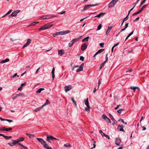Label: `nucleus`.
<instances>
[{"instance_id":"1","label":"nucleus","mask_w":149,"mask_h":149,"mask_svg":"<svg viewBox=\"0 0 149 149\" xmlns=\"http://www.w3.org/2000/svg\"><path fill=\"white\" fill-rule=\"evenodd\" d=\"M53 26V24H47L43 26L40 27L38 29L39 31L48 29L51 28Z\"/></svg>"},{"instance_id":"2","label":"nucleus","mask_w":149,"mask_h":149,"mask_svg":"<svg viewBox=\"0 0 149 149\" xmlns=\"http://www.w3.org/2000/svg\"><path fill=\"white\" fill-rule=\"evenodd\" d=\"M36 139L40 143L44 148H48V145L46 143L45 141L43 139L37 138Z\"/></svg>"},{"instance_id":"3","label":"nucleus","mask_w":149,"mask_h":149,"mask_svg":"<svg viewBox=\"0 0 149 149\" xmlns=\"http://www.w3.org/2000/svg\"><path fill=\"white\" fill-rule=\"evenodd\" d=\"M88 98H87L86 100H84L85 104L86 106L87 107H86L85 109V110L86 111L89 113L90 112V107L89 106V104L88 102Z\"/></svg>"},{"instance_id":"4","label":"nucleus","mask_w":149,"mask_h":149,"mask_svg":"<svg viewBox=\"0 0 149 149\" xmlns=\"http://www.w3.org/2000/svg\"><path fill=\"white\" fill-rule=\"evenodd\" d=\"M118 1V0H113L109 4L108 7L109 8H112Z\"/></svg>"},{"instance_id":"5","label":"nucleus","mask_w":149,"mask_h":149,"mask_svg":"<svg viewBox=\"0 0 149 149\" xmlns=\"http://www.w3.org/2000/svg\"><path fill=\"white\" fill-rule=\"evenodd\" d=\"M20 12V10H18L14 11L12 12L11 15L9 16V17L10 18L12 17H14L16 16L17 14L19 13Z\"/></svg>"},{"instance_id":"6","label":"nucleus","mask_w":149,"mask_h":149,"mask_svg":"<svg viewBox=\"0 0 149 149\" xmlns=\"http://www.w3.org/2000/svg\"><path fill=\"white\" fill-rule=\"evenodd\" d=\"M72 88V86L71 85H69L66 86L64 87L65 91V92L70 90Z\"/></svg>"},{"instance_id":"7","label":"nucleus","mask_w":149,"mask_h":149,"mask_svg":"<svg viewBox=\"0 0 149 149\" xmlns=\"http://www.w3.org/2000/svg\"><path fill=\"white\" fill-rule=\"evenodd\" d=\"M98 5V4H95L94 5H85L84 7L83 10L84 11L85 10H87L90 7H93L94 6H97Z\"/></svg>"},{"instance_id":"8","label":"nucleus","mask_w":149,"mask_h":149,"mask_svg":"<svg viewBox=\"0 0 149 149\" xmlns=\"http://www.w3.org/2000/svg\"><path fill=\"white\" fill-rule=\"evenodd\" d=\"M51 15H46L43 16L41 17V19H47L50 18H52L53 17H55L54 16H52L51 17H50L49 16Z\"/></svg>"},{"instance_id":"9","label":"nucleus","mask_w":149,"mask_h":149,"mask_svg":"<svg viewBox=\"0 0 149 149\" xmlns=\"http://www.w3.org/2000/svg\"><path fill=\"white\" fill-rule=\"evenodd\" d=\"M115 144L117 146H120L121 142V139L118 138H116L115 139Z\"/></svg>"},{"instance_id":"10","label":"nucleus","mask_w":149,"mask_h":149,"mask_svg":"<svg viewBox=\"0 0 149 149\" xmlns=\"http://www.w3.org/2000/svg\"><path fill=\"white\" fill-rule=\"evenodd\" d=\"M84 65V63H82L80 66L79 67L78 69H77V70H76V72H78L81 71H82L83 70Z\"/></svg>"},{"instance_id":"11","label":"nucleus","mask_w":149,"mask_h":149,"mask_svg":"<svg viewBox=\"0 0 149 149\" xmlns=\"http://www.w3.org/2000/svg\"><path fill=\"white\" fill-rule=\"evenodd\" d=\"M54 139H57L59 141V140L58 139L54 137L53 136L49 135H47V139L46 140H52Z\"/></svg>"},{"instance_id":"12","label":"nucleus","mask_w":149,"mask_h":149,"mask_svg":"<svg viewBox=\"0 0 149 149\" xmlns=\"http://www.w3.org/2000/svg\"><path fill=\"white\" fill-rule=\"evenodd\" d=\"M106 14L105 13H101L100 14L94 17H97L98 18H100L101 17H103Z\"/></svg>"},{"instance_id":"13","label":"nucleus","mask_w":149,"mask_h":149,"mask_svg":"<svg viewBox=\"0 0 149 149\" xmlns=\"http://www.w3.org/2000/svg\"><path fill=\"white\" fill-rule=\"evenodd\" d=\"M64 53L65 52L62 49L59 50L58 51V54L61 56H62L64 54Z\"/></svg>"},{"instance_id":"14","label":"nucleus","mask_w":149,"mask_h":149,"mask_svg":"<svg viewBox=\"0 0 149 149\" xmlns=\"http://www.w3.org/2000/svg\"><path fill=\"white\" fill-rule=\"evenodd\" d=\"M87 47V45L86 44H83L81 46V49L82 51H84L86 49Z\"/></svg>"},{"instance_id":"15","label":"nucleus","mask_w":149,"mask_h":149,"mask_svg":"<svg viewBox=\"0 0 149 149\" xmlns=\"http://www.w3.org/2000/svg\"><path fill=\"white\" fill-rule=\"evenodd\" d=\"M54 72H55V68L54 67L52 70V79L53 80L55 77V75H54Z\"/></svg>"},{"instance_id":"16","label":"nucleus","mask_w":149,"mask_h":149,"mask_svg":"<svg viewBox=\"0 0 149 149\" xmlns=\"http://www.w3.org/2000/svg\"><path fill=\"white\" fill-rule=\"evenodd\" d=\"M118 128H120L119 129V131H122L124 132L125 131L123 129V125H119L118 127Z\"/></svg>"},{"instance_id":"17","label":"nucleus","mask_w":149,"mask_h":149,"mask_svg":"<svg viewBox=\"0 0 149 149\" xmlns=\"http://www.w3.org/2000/svg\"><path fill=\"white\" fill-rule=\"evenodd\" d=\"M82 36H80L79 37L76 38L72 40L73 42H74V43L77 42L79 40H80Z\"/></svg>"},{"instance_id":"18","label":"nucleus","mask_w":149,"mask_h":149,"mask_svg":"<svg viewBox=\"0 0 149 149\" xmlns=\"http://www.w3.org/2000/svg\"><path fill=\"white\" fill-rule=\"evenodd\" d=\"M112 28V26H108V29H107V32H106V34L108 35V33H109L110 30H111Z\"/></svg>"},{"instance_id":"19","label":"nucleus","mask_w":149,"mask_h":149,"mask_svg":"<svg viewBox=\"0 0 149 149\" xmlns=\"http://www.w3.org/2000/svg\"><path fill=\"white\" fill-rule=\"evenodd\" d=\"M43 106H42V105L40 107H38V108H36L34 110V111L36 112H38V111H39L40 110H41V109L43 108Z\"/></svg>"},{"instance_id":"20","label":"nucleus","mask_w":149,"mask_h":149,"mask_svg":"<svg viewBox=\"0 0 149 149\" xmlns=\"http://www.w3.org/2000/svg\"><path fill=\"white\" fill-rule=\"evenodd\" d=\"M130 88L131 89L133 90L134 91H135L136 88H138L139 90V88L137 87H134V86H131L130 87Z\"/></svg>"},{"instance_id":"21","label":"nucleus","mask_w":149,"mask_h":149,"mask_svg":"<svg viewBox=\"0 0 149 149\" xmlns=\"http://www.w3.org/2000/svg\"><path fill=\"white\" fill-rule=\"evenodd\" d=\"M44 90V88H39L38 90L36 91V93H39L41 92L42 91Z\"/></svg>"},{"instance_id":"22","label":"nucleus","mask_w":149,"mask_h":149,"mask_svg":"<svg viewBox=\"0 0 149 149\" xmlns=\"http://www.w3.org/2000/svg\"><path fill=\"white\" fill-rule=\"evenodd\" d=\"M9 59L6 58L4 60H2V61H1L0 62V63H3L9 61Z\"/></svg>"},{"instance_id":"23","label":"nucleus","mask_w":149,"mask_h":149,"mask_svg":"<svg viewBox=\"0 0 149 149\" xmlns=\"http://www.w3.org/2000/svg\"><path fill=\"white\" fill-rule=\"evenodd\" d=\"M74 43V42L72 40L68 44L69 47H71Z\"/></svg>"},{"instance_id":"24","label":"nucleus","mask_w":149,"mask_h":149,"mask_svg":"<svg viewBox=\"0 0 149 149\" xmlns=\"http://www.w3.org/2000/svg\"><path fill=\"white\" fill-rule=\"evenodd\" d=\"M49 104L50 102L48 100H47L45 103L43 105H42V106L43 107L45 105Z\"/></svg>"},{"instance_id":"25","label":"nucleus","mask_w":149,"mask_h":149,"mask_svg":"<svg viewBox=\"0 0 149 149\" xmlns=\"http://www.w3.org/2000/svg\"><path fill=\"white\" fill-rule=\"evenodd\" d=\"M90 38L89 36H87L85 38L83 39L82 40V42H83L84 41H88V39Z\"/></svg>"},{"instance_id":"26","label":"nucleus","mask_w":149,"mask_h":149,"mask_svg":"<svg viewBox=\"0 0 149 149\" xmlns=\"http://www.w3.org/2000/svg\"><path fill=\"white\" fill-rule=\"evenodd\" d=\"M26 135L28 136L30 138H31L34 137V135L33 134H32L29 133H26Z\"/></svg>"},{"instance_id":"27","label":"nucleus","mask_w":149,"mask_h":149,"mask_svg":"<svg viewBox=\"0 0 149 149\" xmlns=\"http://www.w3.org/2000/svg\"><path fill=\"white\" fill-rule=\"evenodd\" d=\"M142 11L141 9H140L139 11H138L136 13H133V15L134 16L136 15H137L140 13L141 11Z\"/></svg>"},{"instance_id":"28","label":"nucleus","mask_w":149,"mask_h":149,"mask_svg":"<svg viewBox=\"0 0 149 149\" xmlns=\"http://www.w3.org/2000/svg\"><path fill=\"white\" fill-rule=\"evenodd\" d=\"M3 137H4L6 139H10L12 138L11 136H5L4 135H3Z\"/></svg>"},{"instance_id":"29","label":"nucleus","mask_w":149,"mask_h":149,"mask_svg":"<svg viewBox=\"0 0 149 149\" xmlns=\"http://www.w3.org/2000/svg\"><path fill=\"white\" fill-rule=\"evenodd\" d=\"M12 141H13V143H14V144L15 145L17 144H18V143H18V141L17 139H16V140H12Z\"/></svg>"},{"instance_id":"30","label":"nucleus","mask_w":149,"mask_h":149,"mask_svg":"<svg viewBox=\"0 0 149 149\" xmlns=\"http://www.w3.org/2000/svg\"><path fill=\"white\" fill-rule=\"evenodd\" d=\"M124 109H121L118 110L117 111V112L118 113L120 114L121 113L122 111H124Z\"/></svg>"},{"instance_id":"31","label":"nucleus","mask_w":149,"mask_h":149,"mask_svg":"<svg viewBox=\"0 0 149 149\" xmlns=\"http://www.w3.org/2000/svg\"><path fill=\"white\" fill-rule=\"evenodd\" d=\"M18 141V142L22 141H23L24 139V138L21 137L18 139H17Z\"/></svg>"},{"instance_id":"32","label":"nucleus","mask_w":149,"mask_h":149,"mask_svg":"<svg viewBox=\"0 0 149 149\" xmlns=\"http://www.w3.org/2000/svg\"><path fill=\"white\" fill-rule=\"evenodd\" d=\"M64 35H65V34H68L70 32V31L69 30H68L66 31H63Z\"/></svg>"},{"instance_id":"33","label":"nucleus","mask_w":149,"mask_h":149,"mask_svg":"<svg viewBox=\"0 0 149 149\" xmlns=\"http://www.w3.org/2000/svg\"><path fill=\"white\" fill-rule=\"evenodd\" d=\"M64 146L66 147H70L71 145L69 143H67L66 144H65L64 145Z\"/></svg>"},{"instance_id":"34","label":"nucleus","mask_w":149,"mask_h":149,"mask_svg":"<svg viewBox=\"0 0 149 149\" xmlns=\"http://www.w3.org/2000/svg\"><path fill=\"white\" fill-rule=\"evenodd\" d=\"M104 50L103 49H99L96 52V53H97L96 54H98L103 52V51Z\"/></svg>"},{"instance_id":"35","label":"nucleus","mask_w":149,"mask_h":149,"mask_svg":"<svg viewBox=\"0 0 149 149\" xmlns=\"http://www.w3.org/2000/svg\"><path fill=\"white\" fill-rule=\"evenodd\" d=\"M18 144L19 145L23 147L25 149H28V148L27 147L24 146L23 144H21L20 143H18Z\"/></svg>"},{"instance_id":"36","label":"nucleus","mask_w":149,"mask_h":149,"mask_svg":"<svg viewBox=\"0 0 149 149\" xmlns=\"http://www.w3.org/2000/svg\"><path fill=\"white\" fill-rule=\"evenodd\" d=\"M102 118L104 120H106L108 118V117L105 114H103L102 115Z\"/></svg>"},{"instance_id":"37","label":"nucleus","mask_w":149,"mask_h":149,"mask_svg":"<svg viewBox=\"0 0 149 149\" xmlns=\"http://www.w3.org/2000/svg\"><path fill=\"white\" fill-rule=\"evenodd\" d=\"M12 11V10H9L8 13H7L5 15H3V16H2V17H3L5 16L6 15L10 14Z\"/></svg>"},{"instance_id":"38","label":"nucleus","mask_w":149,"mask_h":149,"mask_svg":"<svg viewBox=\"0 0 149 149\" xmlns=\"http://www.w3.org/2000/svg\"><path fill=\"white\" fill-rule=\"evenodd\" d=\"M102 26L101 24H100L97 27V30H99L100 29Z\"/></svg>"},{"instance_id":"39","label":"nucleus","mask_w":149,"mask_h":149,"mask_svg":"<svg viewBox=\"0 0 149 149\" xmlns=\"http://www.w3.org/2000/svg\"><path fill=\"white\" fill-rule=\"evenodd\" d=\"M119 121H121L123 123L125 124H127V123L126 122H124L123 120V119H122L121 118H120L118 120Z\"/></svg>"},{"instance_id":"40","label":"nucleus","mask_w":149,"mask_h":149,"mask_svg":"<svg viewBox=\"0 0 149 149\" xmlns=\"http://www.w3.org/2000/svg\"><path fill=\"white\" fill-rule=\"evenodd\" d=\"M71 100L72 101V102H73L74 103V104L75 105V106H76L77 104H76V102L74 101V99L73 97H72L71 98Z\"/></svg>"},{"instance_id":"41","label":"nucleus","mask_w":149,"mask_h":149,"mask_svg":"<svg viewBox=\"0 0 149 149\" xmlns=\"http://www.w3.org/2000/svg\"><path fill=\"white\" fill-rule=\"evenodd\" d=\"M99 132L101 134L102 136H103L105 135V134L101 130H100Z\"/></svg>"},{"instance_id":"42","label":"nucleus","mask_w":149,"mask_h":149,"mask_svg":"<svg viewBox=\"0 0 149 149\" xmlns=\"http://www.w3.org/2000/svg\"><path fill=\"white\" fill-rule=\"evenodd\" d=\"M102 79H100L98 81V88H99L100 85L101 83Z\"/></svg>"},{"instance_id":"43","label":"nucleus","mask_w":149,"mask_h":149,"mask_svg":"<svg viewBox=\"0 0 149 149\" xmlns=\"http://www.w3.org/2000/svg\"><path fill=\"white\" fill-rule=\"evenodd\" d=\"M128 15H128L126 17L124 18L123 19V22H125V21L127 20L128 19Z\"/></svg>"},{"instance_id":"44","label":"nucleus","mask_w":149,"mask_h":149,"mask_svg":"<svg viewBox=\"0 0 149 149\" xmlns=\"http://www.w3.org/2000/svg\"><path fill=\"white\" fill-rule=\"evenodd\" d=\"M58 35H63L64 33L63 31L57 32Z\"/></svg>"},{"instance_id":"45","label":"nucleus","mask_w":149,"mask_h":149,"mask_svg":"<svg viewBox=\"0 0 149 149\" xmlns=\"http://www.w3.org/2000/svg\"><path fill=\"white\" fill-rule=\"evenodd\" d=\"M6 128L5 127H2L0 128V130L5 131Z\"/></svg>"},{"instance_id":"46","label":"nucleus","mask_w":149,"mask_h":149,"mask_svg":"<svg viewBox=\"0 0 149 149\" xmlns=\"http://www.w3.org/2000/svg\"><path fill=\"white\" fill-rule=\"evenodd\" d=\"M31 42V40L29 38L27 40V43H28L29 44H29Z\"/></svg>"},{"instance_id":"47","label":"nucleus","mask_w":149,"mask_h":149,"mask_svg":"<svg viewBox=\"0 0 149 149\" xmlns=\"http://www.w3.org/2000/svg\"><path fill=\"white\" fill-rule=\"evenodd\" d=\"M13 142L11 143H8V144L10 146H13L15 145Z\"/></svg>"},{"instance_id":"48","label":"nucleus","mask_w":149,"mask_h":149,"mask_svg":"<svg viewBox=\"0 0 149 149\" xmlns=\"http://www.w3.org/2000/svg\"><path fill=\"white\" fill-rule=\"evenodd\" d=\"M109 116L110 117V118L113 121L115 120L114 119L113 116L110 113H109Z\"/></svg>"},{"instance_id":"49","label":"nucleus","mask_w":149,"mask_h":149,"mask_svg":"<svg viewBox=\"0 0 149 149\" xmlns=\"http://www.w3.org/2000/svg\"><path fill=\"white\" fill-rule=\"evenodd\" d=\"M29 45V44L28 43H27V42L26 43H25L24 45H23V47H22V48H24L25 47H27V46H28Z\"/></svg>"},{"instance_id":"50","label":"nucleus","mask_w":149,"mask_h":149,"mask_svg":"<svg viewBox=\"0 0 149 149\" xmlns=\"http://www.w3.org/2000/svg\"><path fill=\"white\" fill-rule=\"evenodd\" d=\"M147 6L148 5L147 4L143 5L141 9L142 10V11L144 8H146Z\"/></svg>"},{"instance_id":"51","label":"nucleus","mask_w":149,"mask_h":149,"mask_svg":"<svg viewBox=\"0 0 149 149\" xmlns=\"http://www.w3.org/2000/svg\"><path fill=\"white\" fill-rule=\"evenodd\" d=\"M104 43H100L99 45L101 47L103 48L104 47Z\"/></svg>"},{"instance_id":"52","label":"nucleus","mask_w":149,"mask_h":149,"mask_svg":"<svg viewBox=\"0 0 149 149\" xmlns=\"http://www.w3.org/2000/svg\"><path fill=\"white\" fill-rule=\"evenodd\" d=\"M16 95L17 97L18 96H22L24 95L22 93H21L19 94H16Z\"/></svg>"},{"instance_id":"53","label":"nucleus","mask_w":149,"mask_h":149,"mask_svg":"<svg viewBox=\"0 0 149 149\" xmlns=\"http://www.w3.org/2000/svg\"><path fill=\"white\" fill-rule=\"evenodd\" d=\"M84 57L82 56H81L80 57V60H81L82 61H83L84 60Z\"/></svg>"},{"instance_id":"54","label":"nucleus","mask_w":149,"mask_h":149,"mask_svg":"<svg viewBox=\"0 0 149 149\" xmlns=\"http://www.w3.org/2000/svg\"><path fill=\"white\" fill-rule=\"evenodd\" d=\"M12 130V129L11 128H6V129L5 131H8L9 130Z\"/></svg>"},{"instance_id":"55","label":"nucleus","mask_w":149,"mask_h":149,"mask_svg":"<svg viewBox=\"0 0 149 149\" xmlns=\"http://www.w3.org/2000/svg\"><path fill=\"white\" fill-rule=\"evenodd\" d=\"M17 76V77H18V76L17 75V74L15 73L14 74L13 76H11V78H13L15 77H16V76Z\"/></svg>"},{"instance_id":"56","label":"nucleus","mask_w":149,"mask_h":149,"mask_svg":"<svg viewBox=\"0 0 149 149\" xmlns=\"http://www.w3.org/2000/svg\"><path fill=\"white\" fill-rule=\"evenodd\" d=\"M36 24L35 23V22H34L31 23V24L29 26H34Z\"/></svg>"},{"instance_id":"57","label":"nucleus","mask_w":149,"mask_h":149,"mask_svg":"<svg viewBox=\"0 0 149 149\" xmlns=\"http://www.w3.org/2000/svg\"><path fill=\"white\" fill-rule=\"evenodd\" d=\"M95 141H94V143L93 144V147L91 148V149H93L94 148H95L96 146V145L95 144Z\"/></svg>"},{"instance_id":"58","label":"nucleus","mask_w":149,"mask_h":149,"mask_svg":"<svg viewBox=\"0 0 149 149\" xmlns=\"http://www.w3.org/2000/svg\"><path fill=\"white\" fill-rule=\"evenodd\" d=\"M107 120H106V121L107 122V123H111V121L109 119V118H107Z\"/></svg>"},{"instance_id":"59","label":"nucleus","mask_w":149,"mask_h":149,"mask_svg":"<svg viewBox=\"0 0 149 149\" xmlns=\"http://www.w3.org/2000/svg\"><path fill=\"white\" fill-rule=\"evenodd\" d=\"M58 35L57 32L53 35V37H55L56 36H58Z\"/></svg>"},{"instance_id":"60","label":"nucleus","mask_w":149,"mask_h":149,"mask_svg":"<svg viewBox=\"0 0 149 149\" xmlns=\"http://www.w3.org/2000/svg\"><path fill=\"white\" fill-rule=\"evenodd\" d=\"M6 121H7L9 123H11V122H13V121L12 120H10L9 119H6Z\"/></svg>"},{"instance_id":"61","label":"nucleus","mask_w":149,"mask_h":149,"mask_svg":"<svg viewBox=\"0 0 149 149\" xmlns=\"http://www.w3.org/2000/svg\"><path fill=\"white\" fill-rule=\"evenodd\" d=\"M104 136H105V137H106L107 138L109 139H110V137L109 135L105 134V135Z\"/></svg>"},{"instance_id":"62","label":"nucleus","mask_w":149,"mask_h":149,"mask_svg":"<svg viewBox=\"0 0 149 149\" xmlns=\"http://www.w3.org/2000/svg\"><path fill=\"white\" fill-rule=\"evenodd\" d=\"M139 19H140V18L139 17H137L134 20V21L136 22V21L139 20Z\"/></svg>"},{"instance_id":"63","label":"nucleus","mask_w":149,"mask_h":149,"mask_svg":"<svg viewBox=\"0 0 149 149\" xmlns=\"http://www.w3.org/2000/svg\"><path fill=\"white\" fill-rule=\"evenodd\" d=\"M79 67V65H76L75 66H74V67H73L72 70H74V69L75 68H77V67Z\"/></svg>"},{"instance_id":"64","label":"nucleus","mask_w":149,"mask_h":149,"mask_svg":"<svg viewBox=\"0 0 149 149\" xmlns=\"http://www.w3.org/2000/svg\"><path fill=\"white\" fill-rule=\"evenodd\" d=\"M107 62V61H104V62H103L101 64V65H102V66H103L104 64L106 63Z\"/></svg>"}]
</instances>
